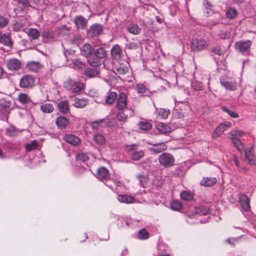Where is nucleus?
I'll use <instances>...</instances> for the list:
<instances>
[{
	"mask_svg": "<svg viewBox=\"0 0 256 256\" xmlns=\"http://www.w3.org/2000/svg\"><path fill=\"white\" fill-rule=\"evenodd\" d=\"M158 160L160 166L166 168L173 166L175 162L174 156L166 152L160 154L158 157Z\"/></svg>",
	"mask_w": 256,
	"mask_h": 256,
	"instance_id": "f257e3e1",
	"label": "nucleus"
},
{
	"mask_svg": "<svg viewBox=\"0 0 256 256\" xmlns=\"http://www.w3.org/2000/svg\"><path fill=\"white\" fill-rule=\"evenodd\" d=\"M208 44L206 40L202 38H194L191 42V50L192 52H198L207 48Z\"/></svg>",
	"mask_w": 256,
	"mask_h": 256,
	"instance_id": "f03ea898",
	"label": "nucleus"
},
{
	"mask_svg": "<svg viewBox=\"0 0 256 256\" xmlns=\"http://www.w3.org/2000/svg\"><path fill=\"white\" fill-rule=\"evenodd\" d=\"M64 87L68 90H72L74 93L80 92L84 88V84L69 78L66 80L64 84Z\"/></svg>",
	"mask_w": 256,
	"mask_h": 256,
	"instance_id": "7ed1b4c3",
	"label": "nucleus"
},
{
	"mask_svg": "<svg viewBox=\"0 0 256 256\" xmlns=\"http://www.w3.org/2000/svg\"><path fill=\"white\" fill-rule=\"evenodd\" d=\"M35 78L30 74H25L21 77L19 86L22 88H32L34 86Z\"/></svg>",
	"mask_w": 256,
	"mask_h": 256,
	"instance_id": "20e7f679",
	"label": "nucleus"
},
{
	"mask_svg": "<svg viewBox=\"0 0 256 256\" xmlns=\"http://www.w3.org/2000/svg\"><path fill=\"white\" fill-rule=\"evenodd\" d=\"M251 45L252 42L250 40H240L236 42L234 48L236 50L240 53H248Z\"/></svg>",
	"mask_w": 256,
	"mask_h": 256,
	"instance_id": "39448f33",
	"label": "nucleus"
},
{
	"mask_svg": "<svg viewBox=\"0 0 256 256\" xmlns=\"http://www.w3.org/2000/svg\"><path fill=\"white\" fill-rule=\"evenodd\" d=\"M6 66L11 71H16L20 70L22 64L20 60L16 58H12L6 61Z\"/></svg>",
	"mask_w": 256,
	"mask_h": 256,
	"instance_id": "423d86ee",
	"label": "nucleus"
},
{
	"mask_svg": "<svg viewBox=\"0 0 256 256\" xmlns=\"http://www.w3.org/2000/svg\"><path fill=\"white\" fill-rule=\"evenodd\" d=\"M116 107L118 110H124L127 106V96L124 92L120 93L116 98Z\"/></svg>",
	"mask_w": 256,
	"mask_h": 256,
	"instance_id": "0eeeda50",
	"label": "nucleus"
},
{
	"mask_svg": "<svg viewBox=\"0 0 256 256\" xmlns=\"http://www.w3.org/2000/svg\"><path fill=\"white\" fill-rule=\"evenodd\" d=\"M231 124L230 122H225L220 124L214 130L212 133V137L214 138H217L218 136L222 134V133L228 128H230Z\"/></svg>",
	"mask_w": 256,
	"mask_h": 256,
	"instance_id": "6e6552de",
	"label": "nucleus"
},
{
	"mask_svg": "<svg viewBox=\"0 0 256 256\" xmlns=\"http://www.w3.org/2000/svg\"><path fill=\"white\" fill-rule=\"evenodd\" d=\"M152 146L150 147L149 150L150 152L155 154H159L166 150L168 146L166 142H160L151 144Z\"/></svg>",
	"mask_w": 256,
	"mask_h": 256,
	"instance_id": "1a4fd4ad",
	"label": "nucleus"
},
{
	"mask_svg": "<svg viewBox=\"0 0 256 256\" xmlns=\"http://www.w3.org/2000/svg\"><path fill=\"white\" fill-rule=\"evenodd\" d=\"M244 161L250 164H254L256 162V158L254 154V150L250 148L248 150H244Z\"/></svg>",
	"mask_w": 256,
	"mask_h": 256,
	"instance_id": "9d476101",
	"label": "nucleus"
},
{
	"mask_svg": "<svg viewBox=\"0 0 256 256\" xmlns=\"http://www.w3.org/2000/svg\"><path fill=\"white\" fill-rule=\"evenodd\" d=\"M110 174L108 170L104 167L102 166L98 168L96 172V178L100 180L103 181L104 180H107L109 179Z\"/></svg>",
	"mask_w": 256,
	"mask_h": 256,
	"instance_id": "9b49d317",
	"label": "nucleus"
},
{
	"mask_svg": "<svg viewBox=\"0 0 256 256\" xmlns=\"http://www.w3.org/2000/svg\"><path fill=\"white\" fill-rule=\"evenodd\" d=\"M63 139L66 142L73 146L78 145L80 142V139L72 134H66Z\"/></svg>",
	"mask_w": 256,
	"mask_h": 256,
	"instance_id": "f8f14e48",
	"label": "nucleus"
},
{
	"mask_svg": "<svg viewBox=\"0 0 256 256\" xmlns=\"http://www.w3.org/2000/svg\"><path fill=\"white\" fill-rule=\"evenodd\" d=\"M220 83L226 89L228 90L234 91L237 88L236 83L234 81L220 79Z\"/></svg>",
	"mask_w": 256,
	"mask_h": 256,
	"instance_id": "ddd939ff",
	"label": "nucleus"
},
{
	"mask_svg": "<svg viewBox=\"0 0 256 256\" xmlns=\"http://www.w3.org/2000/svg\"><path fill=\"white\" fill-rule=\"evenodd\" d=\"M42 67V65L38 62L31 61L28 62L26 64V68L32 72H37Z\"/></svg>",
	"mask_w": 256,
	"mask_h": 256,
	"instance_id": "4468645a",
	"label": "nucleus"
},
{
	"mask_svg": "<svg viewBox=\"0 0 256 256\" xmlns=\"http://www.w3.org/2000/svg\"><path fill=\"white\" fill-rule=\"evenodd\" d=\"M84 74L86 77L92 78L98 76L100 74V72L96 68H88L84 70Z\"/></svg>",
	"mask_w": 256,
	"mask_h": 256,
	"instance_id": "2eb2a0df",
	"label": "nucleus"
},
{
	"mask_svg": "<svg viewBox=\"0 0 256 256\" xmlns=\"http://www.w3.org/2000/svg\"><path fill=\"white\" fill-rule=\"evenodd\" d=\"M122 54V50L118 44L114 45L111 49V55L114 59L119 60Z\"/></svg>",
	"mask_w": 256,
	"mask_h": 256,
	"instance_id": "dca6fc26",
	"label": "nucleus"
},
{
	"mask_svg": "<svg viewBox=\"0 0 256 256\" xmlns=\"http://www.w3.org/2000/svg\"><path fill=\"white\" fill-rule=\"evenodd\" d=\"M94 50L90 44H86L81 48L80 52L82 55L86 58H88L93 54Z\"/></svg>",
	"mask_w": 256,
	"mask_h": 256,
	"instance_id": "f3484780",
	"label": "nucleus"
},
{
	"mask_svg": "<svg viewBox=\"0 0 256 256\" xmlns=\"http://www.w3.org/2000/svg\"><path fill=\"white\" fill-rule=\"evenodd\" d=\"M0 42L8 47H12L13 44L12 38L8 33L0 36Z\"/></svg>",
	"mask_w": 256,
	"mask_h": 256,
	"instance_id": "a211bd4d",
	"label": "nucleus"
},
{
	"mask_svg": "<svg viewBox=\"0 0 256 256\" xmlns=\"http://www.w3.org/2000/svg\"><path fill=\"white\" fill-rule=\"evenodd\" d=\"M74 23L78 28L84 29L86 24V20L84 17L80 16L74 18Z\"/></svg>",
	"mask_w": 256,
	"mask_h": 256,
	"instance_id": "6ab92c4d",
	"label": "nucleus"
},
{
	"mask_svg": "<svg viewBox=\"0 0 256 256\" xmlns=\"http://www.w3.org/2000/svg\"><path fill=\"white\" fill-rule=\"evenodd\" d=\"M58 110L63 114H66L70 112V110L68 106V102L66 100H64L60 102L58 105Z\"/></svg>",
	"mask_w": 256,
	"mask_h": 256,
	"instance_id": "aec40b11",
	"label": "nucleus"
},
{
	"mask_svg": "<svg viewBox=\"0 0 256 256\" xmlns=\"http://www.w3.org/2000/svg\"><path fill=\"white\" fill-rule=\"evenodd\" d=\"M93 54L94 56L98 59L105 58L107 56V52L104 48L102 47L98 48L94 50Z\"/></svg>",
	"mask_w": 256,
	"mask_h": 256,
	"instance_id": "412c9836",
	"label": "nucleus"
},
{
	"mask_svg": "<svg viewBox=\"0 0 256 256\" xmlns=\"http://www.w3.org/2000/svg\"><path fill=\"white\" fill-rule=\"evenodd\" d=\"M118 98V94L116 92H108L106 97L105 102L107 104L112 105L114 104Z\"/></svg>",
	"mask_w": 256,
	"mask_h": 256,
	"instance_id": "4be33fe9",
	"label": "nucleus"
},
{
	"mask_svg": "<svg viewBox=\"0 0 256 256\" xmlns=\"http://www.w3.org/2000/svg\"><path fill=\"white\" fill-rule=\"evenodd\" d=\"M18 100L22 104H27L32 102L30 96L24 92H20L18 95Z\"/></svg>",
	"mask_w": 256,
	"mask_h": 256,
	"instance_id": "5701e85b",
	"label": "nucleus"
},
{
	"mask_svg": "<svg viewBox=\"0 0 256 256\" xmlns=\"http://www.w3.org/2000/svg\"><path fill=\"white\" fill-rule=\"evenodd\" d=\"M88 104V100L84 98H75L74 100V102L73 106L76 108H84Z\"/></svg>",
	"mask_w": 256,
	"mask_h": 256,
	"instance_id": "b1692460",
	"label": "nucleus"
},
{
	"mask_svg": "<svg viewBox=\"0 0 256 256\" xmlns=\"http://www.w3.org/2000/svg\"><path fill=\"white\" fill-rule=\"evenodd\" d=\"M216 182V180L214 178L206 177L202 180L200 184L204 186H211Z\"/></svg>",
	"mask_w": 256,
	"mask_h": 256,
	"instance_id": "393cba45",
	"label": "nucleus"
},
{
	"mask_svg": "<svg viewBox=\"0 0 256 256\" xmlns=\"http://www.w3.org/2000/svg\"><path fill=\"white\" fill-rule=\"evenodd\" d=\"M241 206L244 210H248L250 208V200L246 195H242L240 198Z\"/></svg>",
	"mask_w": 256,
	"mask_h": 256,
	"instance_id": "a878e982",
	"label": "nucleus"
},
{
	"mask_svg": "<svg viewBox=\"0 0 256 256\" xmlns=\"http://www.w3.org/2000/svg\"><path fill=\"white\" fill-rule=\"evenodd\" d=\"M118 200L121 202L130 204L135 202L134 198L128 195H121L118 196Z\"/></svg>",
	"mask_w": 256,
	"mask_h": 256,
	"instance_id": "bb28decb",
	"label": "nucleus"
},
{
	"mask_svg": "<svg viewBox=\"0 0 256 256\" xmlns=\"http://www.w3.org/2000/svg\"><path fill=\"white\" fill-rule=\"evenodd\" d=\"M56 126L60 128H64L68 124V120L65 117L60 116L56 120Z\"/></svg>",
	"mask_w": 256,
	"mask_h": 256,
	"instance_id": "cd10ccee",
	"label": "nucleus"
},
{
	"mask_svg": "<svg viewBox=\"0 0 256 256\" xmlns=\"http://www.w3.org/2000/svg\"><path fill=\"white\" fill-rule=\"evenodd\" d=\"M231 30H219L218 32V36L220 39L228 40L230 39L232 35Z\"/></svg>",
	"mask_w": 256,
	"mask_h": 256,
	"instance_id": "c85d7f7f",
	"label": "nucleus"
},
{
	"mask_svg": "<svg viewBox=\"0 0 256 256\" xmlns=\"http://www.w3.org/2000/svg\"><path fill=\"white\" fill-rule=\"evenodd\" d=\"M90 32L92 34V36H96L102 32V27L100 24H93L91 26Z\"/></svg>",
	"mask_w": 256,
	"mask_h": 256,
	"instance_id": "c756f323",
	"label": "nucleus"
},
{
	"mask_svg": "<svg viewBox=\"0 0 256 256\" xmlns=\"http://www.w3.org/2000/svg\"><path fill=\"white\" fill-rule=\"evenodd\" d=\"M128 31L133 34H138L140 33L141 29L136 24H130L127 26Z\"/></svg>",
	"mask_w": 256,
	"mask_h": 256,
	"instance_id": "7c9ffc66",
	"label": "nucleus"
},
{
	"mask_svg": "<svg viewBox=\"0 0 256 256\" xmlns=\"http://www.w3.org/2000/svg\"><path fill=\"white\" fill-rule=\"evenodd\" d=\"M145 154V152L142 150H140L132 152L130 157L133 160L138 161L142 158Z\"/></svg>",
	"mask_w": 256,
	"mask_h": 256,
	"instance_id": "2f4dec72",
	"label": "nucleus"
},
{
	"mask_svg": "<svg viewBox=\"0 0 256 256\" xmlns=\"http://www.w3.org/2000/svg\"><path fill=\"white\" fill-rule=\"evenodd\" d=\"M26 34L28 36L33 40H37L40 36V33L38 30L36 28H30L27 32Z\"/></svg>",
	"mask_w": 256,
	"mask_h": 256,
	"instance_id": "473e14b6",
	"label": "nucleus"
},
{
	"mask_svg": "<svg viewBox=\"0 0 256 256\" xmlns=\"http://www.w3.org/2000/svg\"><path fill=\"white\" fill-rule=\"evenodd\" d=\"M231 140L234 146L240 152L244 151V146L238 138L231 137Z\"/></svg>",
	"mask_w": 256,
	"mask_h": 256,
	"instance_id": "72a5a7b5",
	"label": "nucleus"
},
{
	"mask_svg": "<svg viewBox=\"0 0 256 256\" xmlns=\"http://www.w3.org/2000/svg\"><path fill=\"white\" fill-rule=\"evenodd\" d=\"M40 110L44 113L50 114L54 112V107L50 104H42L40 106Z\"/></svg>",
	"mask_w": 256,
	"mask_h": 256,
	"instance_id": "f704fd0d",
	"label": "nucleus"
},
{
	"mask_svg": "<svg viewBox=\"0 0 256 256\" xmlns=\"http://www.w3.org/2000/svg\"><path fill=\"white\" fill-rule=\"evenodd\" d=\"M156 128L162 134H167L171 132V128L164 123L158 124Z\"/></svg>",
	"mask_w": 256,
	"mask_h": 256,
	"instance_id": "c9c22d12",
	"label": "nucleus"
},
{
	"mask_svg": "<svg viewBox=\"0 0 256 256\" xmlns=\"http://www.w3.org/2000/svg\"><path fill=\"white\" fill-rule=\"evenodd\" d=\"M237 14V10L232 8H228L226 12V18L230 20L234 19L236 16Z\"/></svg>",
	"mask_w": 256,
	"mask_h": 256,
	"instance_id": "e433bc0d",
	"label": "nucleus"
},
{
	"mask_svg": "<svg viewBox=\"0 0 256 256\" xmlns=\"http://www.w3.org/2000/svg\"><path fill=\"white\" fill-rule=\"evenodd\" d=\"M87 62L92 67L97 68L100 66L102 64L100 60L97 58H89L88 59Z\"/></svg>",
	"mask_w": 256,
	"mask_h": 256,
	"instance_id": "4c0bfd02",
	"label": "nucleus"
},
{
	"mask_svg": "<svg viewBox=\"0 0 256 256\" xmlns=\"http://www.w3.org/2000/svg\"><path fill=\"white\" fill-rule=\"evenodd\" d=\"M180 198L184 200H191L193 198V195L190 192L184 190L180 194Z\"/></svg>",
	"mask_w": 256,
	"mask_h": 256,
	"instance_id": "58836bf2",
	"label": "nucleus"
},
{
	"mask_svg": "<svg viewBox=\"0 0 256 256\" xmlns=\"http://www.w3.org/2000/svg\"><path fill=\"white\" fill-rule=\"evenodd\" d=\"M138 236L140 240H146L148 238L150 234L146 229L142 228L138 231Z\"/></svg>",
	"mask_w": 256,
	"mask_h": 256,
	"instance_id": "ea45409f",
	"label": "nucleus"
},
{
	"mask_svg": "<svg viewBox=\"0 0 256 256\" xmlns=\"http://www.w3.org/2000/svg\"><path fill=\"white\" fill-rule=\"evenodd\" d=\"M71 30L70 27H68L66 26H61L58 29V33L61 35H67L68 34Z\"/></svg>",
	"mask_w": 256,
	"mask_h": 256,
	"instance_id": "a19ab883",
	"label": "nucleus"
},
{
	"mask_svg": "<svg viewBox=\"0 0 256 256\" xmlns=\"http://www.w3.org/2000/svg\"><path fill=\"white\" fill-rule=\"evenodd\" d=\"M170 114V110L168 109L160 108L158 111V116L162 119H166Z\"/></svg>",
	"mask_w": 256,
	"mask_h": 256,
	"instance_id": "79ce46f5",
	"label": "nucleus"
},
{
	"mask_svg": "<svg viewBox=\"0 0 256 256\" xmlns=\"http://www.w3.org/2000/svg\"><path fill=\"white\" fill-rule=\"evenodd\" d=\"M196 212L200 215H206L210 212V210L207 207L200 206L196 208Z\"/></svg>",
	"mask_w": 256,
	"mask_h": 256,
	"instance_id": "37998d69",
	"label": "nucleus"
},
{
	"mask_svg": "<svg viewBox=\"0 0 256 256\" xmlns=\"http://www.w3.org/2000/svg\"><path fill=\"white\" fill-rule=\"evenodd\" d=\"M138 128L142 130H148L151 129L152 125L150 123L146 122H140L138 124Z\"/></svg>",
	"mask_w": 256,
	"mask_h": 256,
	"instance_id": "c03bdc74",
	"label": "nucleus"
},
{
	"mask_svg": "<svg viewBox=\"0 0 256 256\" xmlns=\"http://www.w3.org/2000/svg\"><path fill=\"white\" fill-rule=\"evenodd\" d=\"M118 110L116 115L117 119L120 122H124L128 118V115L125 114L124 110Z\"/></svg>",
	"mask_w": 256,
	"mask_h": 256,
	"instance_id": "a18cd8bd",
	"label": "nucleus"
},
{
	"mask_svg": "<svg viewBox=\"0 0 256 256\" xmlns=\"http://www.w3.org/2000/svg\"><path fill=\"white\" fill-rule=\"evenodd\" d=\"M38 142L36 140L32 141L31 143L28 144L26 146V151L28 152H31L37 148Z\"/></svg>",
	"mask_w": 256,
	"mask_h": 256,
	"instance_id": "49530a36",
	"label": "nucleus"
},
{
	"mask_svg": "<svg viewBox=\"0 0 256 256\" xmlns=\"http://www.w3.org/2000/svg\"><path fill=\"white\" fill-rule=\"evenodd\" d=\"M182 207L181 202L178 200H173L170 204V208L174 210H178Z\"/></svg>",
	"mask_w": 256,
	"mask_h": 256,
	"instance_id": "de8ad7c7",
	"label": "nucleus"
},
{
	"mask_svg": "<svg viewBox=\"0 0 256 256\" xmlns=\"http://www.w3.org/2000/svg\"><path fill=\"white\" fill-rule=\"evenodd\" d=\"M94 140L96 143L102 144L104 142L105 138L102 135L98 134L94 136Z\"/></svg>",
	"mask_w": 256,
	"mask_h": 256,
	"instance_id": "09e8293b",
	"label": "nucleus"
},
{
	"mask_svg": "<svg viewBox=\"0 0 256 256\" xmlns=\"http://www.w3.org/2000/svg\"><path fill=\"white\" fill-rule=\"evenodd\" d=\"M192 86L194 90L200 91L202 90V84L198 81H194L192 83Z\"/></svg>",
	"mask_w": 256,
	"mask_h": 256,
	"instance_id": "8fccbe9b",
	"label": "nucleus"
},
{
	"mask_svg": "<svg viewBox=\"0 0 256 256\" xmlns=\"http://www.w3.org/2000/svg\"><path fill=\"white\" fill-rule=\"evenodd\" d=\"M136 90L138 94H144L146 92L147 88L146 86L141 83H138L136 85Z\"/></svg>",
	"mask_w": 256,
	"mask_h": 256,
	"instance_id": "3c124183",
	"label": "nucleus"
},
{
	"mask_svg": "<svg viewBox=\"0 0 256 256\" xmlns=\"http://www.w3.org/2000/svg\"><path fill=\"white\" fill-rule=\"evenodd\" d=\"M138 178L140 184L143 187H145L148 182V178L144 176L140 175L138 176Z\"/></svg>",
	"mask_w": 256,
	"mask_h": 256,
	"instance_id": "603ef678",
	"label": "nucleus"
},
{
	"mask_svg": "<svg viewBox=\"0 0 256 256\" xmlns=\"http://www.w3.org/2000/svg\"><path fill=\"white\" fill-rule=\"evenodd\" d=\"M138 145L137 144H131L126 146V150L127 152H134L138 149Z\"/></svg>",
	"mask_w": 256,
	"mask_h": 256,
	"instance_id": "864d4df0",
	"label": "nucleus"
},
{
	"mask_svg": "<svg viewBox=\"0 0 256 256\" xmlns=\"http://www.w3.org/2000/svg\"><path fill=\"white\" fill-rule=\"evenodd\" d=\"M72 64L79 68H82L84 66V62L78 58L72 60Z\"/></svg>",
	"mask_w": 256,
	"mask_h": 256,
	"instance_id": "5fc2aeb1",
	"label": "nucleus"
},
{
	"mask_svg": "<svg viewBox=\"0 0 256 256\" xmlns=\"http://www.w3.org/2000/svg\"><path fill=\"white\" fill-rule=\"evenodd\" d=\"M8 20L5 17L0 16V28H2L7 26Z\"/></svg>",
	"mask_w": 256,
	"mask_h": 256,
	"instance_id": "6e6d98bb",
	"label": "nucleus"
},
{
	"mask_svg": "<svg viewBox=\"0 0 256 256\" xmlns=\"http://www.w3.org/2000/svg\"><path fill=\"white\" fill-rule=\"evenodd\" d=\"M42 36L44 38H53L54 34L52 31L49 30H44L42 34Z\"/></svg>",
	"mask_w": 256,
	"mask_h": 256,
	"instance_id": "4d7b16f0",
	"label": "nucleus"
},
{
	"mask_svg": "<svg viewBox=\"0 0 256 256\" xmlns=\"http://www.w3.org/2000/svg\"><path fill=\"white\" fill-rule=\"evenodd\" d=\"M222 109L224 112L228 113L229 116L232 118H237L238 117V115L237 114L228 110L225 107H223Z\"/></svg>",
	"mask_w": 256,
	"mask_h": 256,
	"instance_id": "13d9d810",
	"label": "nucleus"
},
{
	"mask_svg": "<svg viewBox=\"0 0 256 256\" xmlns=\"http://www.w3.org/2000/svg\"><path fill=\"white\" fill-rule=\"evenodd\" d=\"M16 134V130L14 127H10L6 130V134L10 136H14Z\"/></svg>",
	"mask_w": 256,
	"mask_h": 256,
	"instance_id": "bf43d9fd",
	"label": "nucleus"
},
{
	"mask_svg": "<svg viewBox=\"0 0 256 256\" xmlns=\"http://www.w3.org/2000/svg\"><path fill=\"white\" fill-rule=\"evenodd\" d=\"M116 72L121 75H123L126 74L128 72L127 68L124 66H120L116 68Z\"/></svg>",
	"mask_w": 256,
	"mask_h": 256,
	"instance_id": "052dcab7",
	"label": "nucleus"
},
{
	"mask_svg": "<svg viewBox=\"0 0 256 256\" xmlns=\"http://www.w3.org/2000/svg\"><path fill=\"white\" fill-rule=\"evenodd\" d=\"M243 132L240 130H232L230 132L231 137L238 138L239 136H242L243 135Z\"/></svg>",
	"mask_w": 256,
	"mask_h": 256,
	"instance_id": "680f3d73",
	"label": "nucleus"
},
{
	"mask_svg": "<svg viewBox=\"0 0 256 256\" xmlns=\"http://www.w3.org/2000/svg\"><path fill=\"white\" fill-rule=\"evenodd\" d=\"M18 2L20 4H22L24 8L32 6L30 5L29 0H18Z\"/></svg>",
	"mask_w": 256,
	"mask_h": 256,
	"instance_id": "e2e57ef3",
	"label": "nucleus"
},
{
	"mask_svg": "<svg viewBox=\"0 0 256 256\" xmlns=\"http://www.w3.org/2000/svg\"><path fill=\"white\" fill-rule=\"evenodd\" d=\"M88 238V236L86 233H82L79 235L78 237V240L80 242H85Z\"/></svg>",
	"mask_w": 256,
	"mask_h": 256,
	"instance_id": "0e129e2a",
	"label": "nucleus"
},
{
	"mask_svg": "<svg viewBox=\"0 0 256 256\" xmlns=\"http://www.w3.org/2000/svg\"><path fill=\"white\" fill-rule=\"evenodd\" d=\"M126 48L128 50H136L138 48V44L136 42H130L126 46Z\"/></svg>",
	"mask_w": 256,
	"mask_h": 256,
	"instance_id": "69168bd1",
	"label": "nucleus"
},
{
	"mask_svg": "<svg viewBox=\"0 0 256 256\" xmlns=\"http://www.w3.org/2000/svg\"><path fill=\"white\" fill-rule=\"evenodd\" d=\"M102 121H103L102 120H100L93 122L92 123V126H91L92 128H93V129H96V128H98V127L100 126V124L102 122Z\"/></svg>",
	"mask_w": 256,
	"mask_h": 256,
	"instance_id": "338daca9",
	"label": "nucleus"
},
{
	"mask_svg": "<svg viewBox=\"0 0 256 256\" xmlns=\"http://www.w3.org/2000/svg\"><path fill=\"white\" fill-rule=\"evenodd\" d=\"M87 158V156L84 154H80L78 155V159L82 162H84Z\"/></svg>",
	"mask_w": 256,
	"mask_h": 256,
	"instance_id": "774afa93",
	"label": "nucleus"
}]
</instances>
